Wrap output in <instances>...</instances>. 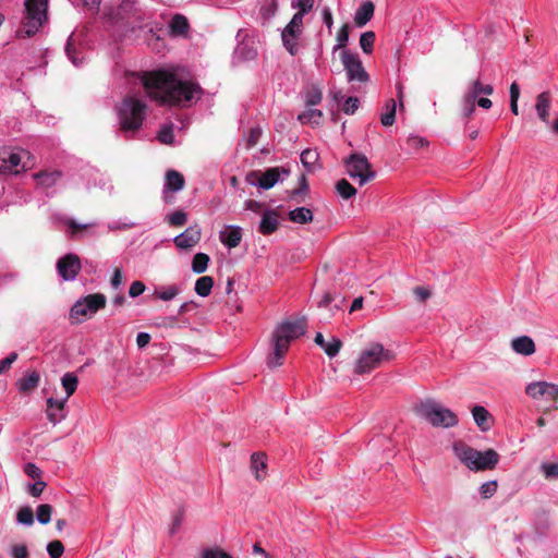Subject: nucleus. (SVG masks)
I'll list each match as a JSON object with an SVG mask.
<instances>
[{"mask_svg":"<svg viewBox=\"0 0 558 558\" xmlns=\"http://www.w3.org/2000/svg\"><path fill=\"white\" fill-rule=\"evenodd\" d=\"M147 95L159 105L178 106L191 101L195 94L202 93L199 85L181 81L172 72L158 70L147 72L142 78Z\"/></svg>","mask_w":558,"mask_h":558,"instance_id":"nucleus-1","label":"nucleus"},{"mask_svg":"<svg viewBox=\"0 0 558 558\" xmlns=\"http://www.w3.org/2000/svg\"><path fill=\"white\" fill-rule=\"evenodd\" d=\"M305 317L281 323L272 335V353L268 356V366L277 367L282 364V359L289 350L290 343L303 336L306 331Z\"/></svg>","mask_w":558,"mask_h":558,"instance_id":"nucleus-2","label":"nucleus"},{"mask_svg":"<svg viewBox=\"0 0 558 558\" xmlns=\"http://www.w3.org/2000/svg\"><path fill=\"white\" fill-rule=\"evenodd\" d=\"M454 452L458 458L471 470H493L499 461V454L494 449L478 451L464 444H456Z\"/></svg>","mask_w":558,"mask_h":558,"instance_id":"nucleus-3","label":"nucleus"},{"mask_svg":"<svg viewBox=\"0 0 558 558\" xmlns=\"http://www.w3.org/2000/svg\"><path fill=\"white\" fill-rule=\"evenodd\" d=\"M146 104L142 100L132 96L125 97L118 109L120 129L123 132H134L141 129L146 116Z\"/></svg>","mask_w":558,"mask_h":558,"instance_id":"nucleus-4","label":"nucleus"},{"mask_svg":"<svg viewBox=\"0 0 558 558\" xmlns=\"http://www.w3.org/2000/svg\"><path fill=\"white\" fill-rule=\"evenodd\" d=\"M395 359V354L384 348L381 343H371L359 355L354 373L362 375L371 373L372 371L381 366L384 362H389Z\"/></svg>","mask_w":558,"mask_h":558,"instance_id":"nucleus-5","label":"nucleus"},{"mask_svg":"<svg viewBox=\"0 0 558 558\" xmlns=\"http://www.w3.org/2000/svg\"><path fill=\"white\" fill-rule=\"evenodd\" d=\"M416 413L435 427L449 428L458 424V416L435 401L427 400L416 408Z\"/></svg>","mask_w":558,"mask_h":558,"instance_id":"nucleus-6","label":"nucleus"},{"mask_svg":"<svg viewBox=\"0 0 558 558\" xmlns=\"http://www.w3.org/2000/svg\"><path fill=\"white\" fill-rule=\"evenodd\" d=\"M47 0H25L23 26L17 29L19 37H32L37 33L46 19Z\"/></svg>","mask_w":558,"mask_h":558,"instance_id":"nucleus-7","label":"nucleus"},{"mask_svg":"<svg viewBox=\"0 0 558 558\" xmlns=\"http://www.w3.org/2000/svg\"><path fill=\"white\" fill-rule=\"evenodd\" d=\"M116 24L121 23L126 28L134 31L143 28L146 20L145 12L135 0H122L119 7L110 14Z\"/></svg>","mask_w":558,"mask_h":558,"instance_id":"nucleus-8","label":"nucleus"},{"mask_svg":"<svg viewBox=\"0 0 558 558\" xmlns=\"http://www.w3.org/2000/svg\"><path fill=\"white\" fill-rule=\"evenodd\" d=\"M347 172L352 179H357L360 185H364L376 178V172L365 155L354 153L344 159Z\"/></svg>","mask_w":558,"mask_h":558,"instance_id":"nucleus-9","label":"nucleus"},{"mask_svg":"<svg viewBox=\"0 0 558 558\" xmlns=\"http://www.w3.org/2000/svg\"><path fill=\"white\" fill-rule=\"evenodd\" d=\"M340 57L349 81L366 83L369 80V75L363 68L357 54L351 53L349 50H342Z\"/></svg>","mask_w":558,"mask_h":558,"instance_id":"nucleus-10","label":"nucleus"},{"mask_svg":"<svg viewBox=\"0 0 558 558\" xmlns=\"http://www.w3.org/2000/svg\"><path fill=\"white\" fill-rule=\"evenodd\" d=\"M81 259L76 254L69 253L57 262V271L63 280H74L81 270Z\"/></svg>","mask_w":558,"mask_h":558,"instance_id":"nucleus-11","label":"nucleus"},{"mask_svg":"<svg viewBox=\"0 0 558 558\" xmlns=\"http://www.w3.org/2000/svg\"><path fill=\"white\" fill-rule=\"evenodd\" d=\"M26 156L31 159V155L26 150L20 153L10 151L8 149L0 150V173L14 171L19 173L17 167L22 163L23 157Z\"/></svg>","mask_w":558,"mask_h":558,"instance_id":"nucleus-12","label":"nucleus"},{"mask_svg":"<svg viewBox=\"0 0 558 558\" xmlns=\"http://www.w3.org/2000/svg\"><path fill=\"white\" fill-rule=\"evenodd\" d=\"M201 228L197 225H194L190 226L181 234L177 235L173 242L179 248L191 250L201 241Z\"/></svg>","mask_w":558,"mask_h":558,"instance_id":"nucleus-13","label":"nucleus"},{"mask_svg":"<svg viewBox=\"0 0 558 558\" xmlns=\"http://www.w3.org/2000/svg\"><path fill=\"white\" fill-rule=\"evenodd\" d=\"M279 227V215L276 210L267 209L263 213L258 231L263 235H269L277 231Z\"/></svg>","mask_w":558,"mask_h":558,"instance_id":"nucleus-14","label":"nucleus"},{"mask_svg":"<svg viewBox=\"0 0 558 558\" xmlns=\"http://www.w3.org/2000/svg\"><path fill=\"white\" fill-rule=\"evenodd\" d=\"M494 93V86L490 84H483L480 78L470 82L463 99L476 101L481 94L490 96Z\"/></svg>","mask_w":558,"mask_h":558,"instance_id":"nucleus-15","label":"nucleus"},{"mask_svg":"<svg viewBox=\"0 0 558 558\" xmlns=\"http://www.w3.org/2000/svg\"><path fill=\"white\" fill-rule=\"evenodd\" d=\"M511 348L515 353L524 356L532 355L536 350L533 339L529 336H520L512 339Z\"/></svg>","mask_w":558,"mask_h":558,"instance_id":"nucleus-16","label":"nucleus"},{"mask_svg":"<svg viewBox=\"0 0 558 558\" xmlns=\"http://www.w3.org/2000/svg\"><path fill=\"white\" fill-rule=\"evenodd\" d=\"M220 241L229 248L239 246L242 240V231L240 227L229 226L225 231L220 232Z\"/></svg>","mask_w":558,"mask_h":558,"instance_id":"nucleus-17","label":"nucleus"},{"mask_svg":"<svg viewBox=\"0 0 558 558\" xmlns=\"http://www.w3.org/2000/svg\"><path fill=\"white\" fill-rule=\"evenodd\" d=\"M281 172L288 173L287 170L279 167L269 168L266 171H260L259 187L264 190L271 189L280 179Z\"/></svg>","mask_w":558,"mask_h":558,"instance_id":"nucleus-18","label":"nucleus"},{"mask_svg":"<svg viewBox=\"0 0 558 558\" xmlns=\"http://www.w3.org/2000/svg\"><path fill=\"white\" fill-rule=\"evenodd\" d=\"M375 11V5L372 1H365L363 2L360 8L357 9L355 16H354V23L359 27H363L366 25L373 17Z\"/></svg>","mask_w":558,"mask_h":558,"instance_id":"nucleus-19","label":"nucleus"},{"mask_svg":"<svg viewBox=\"0 0 558 558\" xmlns=\"http://www.w3.org/2000/svg\"><path fill=\"white\" fill-rule=\"evenodd\" d=\"M40 381V375L37 371H32L27 376L20 378L16 386L20 392L28 393L35 390Z\"/></svg>","mask_w":558,"mask_h":558,"instance_id":"nucleus-20","label":"nucleus"},{"mask_svg":"<svg viewBox=\"0 0 558 558\" xmlns=\"http://www.w3.org/2000/svg\"><path fill=\"white\" fill-rule=\"evenodd\" d=\"M251 469L254 472V476L257 481H262L266 477L267 463L265 453L256 452L252 454Z\"/></svg>","mask_w":558,"mask_h":558,"instance_id":"nucleus-21","label":"nucleus"},{"mask_svg":"<svg viewBox=\"0 0 558 558\" xmlns=\"http://www.w3.org/2000/svg\"><path fill=\"white\" fill-rule=\"evenodd\" d=\"M551 96L549 92H543L536 97L535 109L543 122L548 121Z\"/></svg>","mask_w":558,"mask_h":558,"instance_id":"nucleus-22","label":"nucleus"},{"mask_svg":"<svg viewBox=\"0 0 558 558\" xmlns=\"http://www.w3.org/2000/svg\"><path fill=\"white\" fill-rule=\"evenodd\" d=\"M169 27L172 36H186L190 31V23L186 16L175 14L172 17Z\"/></svg>","mask_w":558,"mask_h":558,"instance_id":"nucleus-23","label":"nucleus"},{"mask_svg":"<svg viewBox=\"0 0 558 558\" xmlns=\"http://www.w3.org/2000/svg\"><path fill=\"white\" fill-rule=\"evenodd\" d=\"M472 415L481 430L486 432L490 428L492 415L484 407L475 405L472 409Z\"/></svg>","mask_w":558,"mask_h":558,"instance_id":"nucleus-24","label":"nucleus"},{"mask_svg":"<svg viewBox=\"0 0 558 558\" xmlns=\"http://www.w3.org/2000/svg\"><path fill=\"white\" fill-rule=\"evenodd\" d=\"M82 301L90 314H94L97 311L105 308L107 303L106 296L101 293L88 294L84 296Z\"/></svg>","mask_w":558,"mask_h":558,"instance_id":"nucleus-25","label":"nucleus"},{"mask_svg":"<svg viewBox=\"0 0 558 558\" xmlns=\"http://www.w3.org/2000/svg\"><path fill=\"white\" fill-rule=\"evenodd\" d=\"M185 185V180L182 173L177 170H168L166 172V189L172 192L182 190Z\"/></svg>","mask_w":558,"mask_h":558,"instance_id":"nucleus-26","label":"nucleus"},{"mask_svg":"<svg viewBox=\"0 0 558 558\" xmlns=\"http://www.w3.org/2000/svg\"><path fill=\"white\" fill-rule=\"evenodd\" d=\"M61 177L62 172L59 170L40 171L34 174V178L37 180L38 184L44 187L53 186Z\"/></svg>","mask_w":558,"mask_h":558,"instance_id":"nucleus-27","label":"nucleus"},{"mask_svg":"<svg viewBox=\"0 0 558 558\" xmlns=\"http://www.w3.org/2000/svg\"><path fill=\"white\" fill-rule=\"evenodd\" d=\"M289 220L300 225L310 223L313 221V213L310 208L298 207L289 213Z\"/></svg>","mask_w":558,"mask_h":558,"instance_id":"nucleus-28","label":"nucleus"},{"mask_svg":"<svg viewBox=\"0 0 558 558\" xmlns=\"http://www.w3.org/2000/svg\"><path fill=\"white\" fill-rule=\"evenodd\" d=\"M303 17L301 14H294L291 21L282 31V35L291 36L292 39H296L302 32Z\"/></svg>","mask_w":558,"mask_h":558,"instance_id":"nucleus-29","label":"nucleus"},{"mask_svg":"<svg viewBox=\"0 0 558 558\" xmlns=\"http://www.w3.org/2000/svg\"><path fill=\"white\" fill-rule=\"evenodd\" d=\"M214 287V279L210 276H203L198 278L195 282V292L199 296H208L211 292V289Z\"/></svg>","mask_w":558,"mask_h":558,"instance_id":"nucleus-30","label":"nucleus"},{"mask_svg":"<svg viewBox=\"0 0 558 558\" xmlns=\"http://www.w3.org/2000/svg\"><path fill=\"white\" fill-rule=\"evenodd\" d=\"M397 104L395 99H389L386 104V112L380 116V122L384 126H391L396 121Z\"/></svg>","mask_w":558,"mask_h":558,"instance_id":"nucleus-31","label":"nucleus"},{"mask_svg":"<svg viewBox=\"0 0 558 558\" xmlns=\"http://www.w3.org/2000/svg\"><path fill=\"white\" fill-rule=\"evenodd\" d=\"M336 191L343 199H350L356 194V189L347 179L336 183Z\"/></svg>","mask_w":558,"mask_h":558,"instance_id":"nucleus-32","label":"nucleus"},{"mask_svg":"<svg viewBox=\"0 0 558 558\" xmlns=\"http://www.w3.org/2000/svg\"><path fill=\"white\" fill-rule=\"evenodd\" d=\"M547 387V381H534L526 386L525 393L533 399H539L541 397L545 396V388Z\"/></svg>","mask_w":558,"mask_h":558,"instance_id":"nucleus-33","label":"nucleus"},{"mask_svg":"<svg viewBox=\"0 0 558 558\" xmlns=\"http://www.w3.org/2000/svg\"><path fill=\"white\" fill-rule=\"evenodd\" d=\"M323 113L318 109H307L306 111L299 114V120L301 123H310L314 125H318L320 123Z\"/></svg>","mask_w":558,"mask_h":558,"instance_id":"nucleus-34","label":"nucleus"},{"mask_svg":"<svg viewBox=\"0 0 558 558\" xmlns=\"http://www.w3.org/2000/svg\"><path fill=\"white\" fill-rule=\"evenodd\" d=\"M209 260H210L209 256L205 253L195 254L193 257V260H192V270L195 274L205 272L208 267Z\"/></svg>","mask_w":558,"mask_h":558,"instance_id":"nucleus-35","label":"nucleus"},{"mask_svg":"<svg viewBox=\"0 0 558 558\" xmlns=\"http://www.w3.org/2000/svg\"><path fill=\"white\" fill-rule=\"evenodd\" d=\"M62 386L66 392V399H69L76 390L78 379L77 377L72 373H66L63 375L61 379Z\"/></svg>","mask_w":558,"mask_h":558,"instance_id":"nucleus-36","label":"nucleus"},{"mask_svg":"<svg viewBox=\"0 0 558 558\" xmlns=\"http://www.w3.org/2000/svg\"><path fill=\"white\" fill-rule=\"evenodd\" d=\"M308 193V184L304 174L300 177V186L290 192V198L296 203H301L304 196Z\"/></svg>","mask_w":558,"mask_h":558,"instance_id":"nucleus-37","label":"nucleus"},{"mask_svg":"<svg viewBox=\"0 0 558 558\" xmlns=\"http://www.w3.org/2000/svg\"><path fill=\"white\" fill-rule=\"evenodd\" d=\"M88 314H90V313L85 307L82 300H78L77 302H75V304L72 306V308L70 311V317L72 319H76L77 323L83 322V319L86 318L88 316Z\"/></svg>","mask_w":558,"mask_h":558,"instance_id":"nucleus-38","label":"nucleus"},{"mask_svg":"<svg viewBox=\"0 0 558 558\" xmlns=\"http://www.w3.org/2000/svg\"><path fill=\"white\" fill-rule=\"evenodd\" d=\"M375 38V33L372 31L365 32L361 35L360 46L365 53H371L373 51Z\"/></svg>","mask_w":558,"mask_h":558,"instance_id":"nucleus-39","label":"nucleus"},{"mask_svg":"<svg viewBox=\"0 0 558 558\" xmlns=\"http://www.w3.org/2000/svg\"><path fill=\"white\" fill-rule=\"evenodd\" d=\"M52 507L48 504H43L37 507L36 515L40 524H48L51 521Z\"/></svg>","mask_w":558,"mask_h":558,"instance_id":"nucleus-40","label":"nucleus"},{"mask_svg":"<svg viewBox=\"0 0 558 558\" xmlns=\"http://www.w3.org/2000/svg\"><path fill=\"white\" fill-rule=\"evenodd\" d=\"M349 34H350V25L349 24L342 25L337 34L338 44L335 46L333 52L337 51L338 49L344 50V48L349 41Z\"/></svg>","mask_w":558,"mask_h":558,"instance_id":"nucleus-41","label":"nucleus"},{"mask_svg":"<svg viewBox=\"0 0 558 558\" xmlns=\"http://www.w3.org/2000/svg\"><path fill=\"white\" fill-rule=\"evenodd\" d=\"M509 93H510V110L513 114L518 116L519 114L518 100L520 97V87L517 82H513L510 85Z\"/></svg>","mask_w":558,"mask_h":558,"instance_id":"nucleus-42","label":"nucleus"},{"mask_svg":"<svg viewBox=\"0 0 558 558\" xmlns=\"http://www.w3.org/2000/svg\"><path fill=\"white\" fill-rule=\"evenodd\" d=\"M541 471L547 481L558 480V463L544 462L541 464Z\"/></svg>","mask_w":558,"mask_h":558,"instance_id":"nucleus-43","label":"nucleus"},{"mask_svg":"<svg viewBox=\"0 0 558 558\" xmlns=\"http://www.w3.org/2000/svg\"><path fill=\"white\" fill-rule=\"evenodd\" d=\"M19 523L25 525H32L34 523V512L28 506L22 507L16 514Z\"/></svg>","mask_w":558,"mask_h":558,"instance_id":"nucleus-44","label":"nucleus"},{"mask_svg":"<svg viewBox=\"0 0 558 558\" xmlns=\"http://www.w3.org/2000/svg\"><path fill=\"white\" fill-rule=\"evenodd\" d=\"M342 348V341L338 338L332 337L329 342L325 344L323 350L329 357L336 356Z\"/></svg>","mask_w":558,"mask_h":558,"instance_id":"nucleus-45","label":"nucleus"},{"mask_svg":"<svg viewBox=\"0 0 558 558\" xmlns=\"http://www.w3.org/2000/svg\"><path fill=\"white\" fill-rule=\"evenodd\" d=\"M157 138L162 144H166V145L172 144L173 140H174V134H173L172 125L171 124L170 125H165L158 132Z\"/></svg>","mask_w":558,"mask_h":558,"instance_id":"nucleus-46","label":"nucleus"},{"mask_svg":"<svg viewBox=\"0 0 558 558\" xmlns=\"http://www.w3.org/2000/svg\"><path fill=\"white\" fill-rule=\"evenodd\" d=\"M69 229H70V236L71 239L73 240H77L80 234L83 232V231H86L90 225H81V223H77L75 220L73 219H70L68 222H66Z\"/></svg>","mask_w":558,"mask_h":558,"instance_id":"nucleus-47","label":"nucleus"},{"mask_svg":"<svg viewBox=\"0 0 558 558\" xmlns=\"http://www.w3.org/2000/svg\"><path fill=\"white\" fill-rule=\"evenodd\" d=\"M47 551L50 558H60L64 553V546L61 541H51L47 545Z\"/></svg>","mask_w":558,"mask_h":558,"instance_id":"nucleus-48","label":"nucleus"},{"mask_svg":"<svg viewBox=\"0 0 558 558\" xmlns=\"http://www.w3.org/2000/svg\"><path fill=\"white\" fill-rule=\"evenodd\" d=\"M187 221V215L183 210H177L168 216V222L172 227H182Z\"/></svg>","mask_w":558,"mask_h":558,"instance_id":"nucleus-49","label":"nucleus"},{"mask_svg":"<svg viewBox=\"0 0 558 558\" xmlns=\"http://www.w3.org/2000/svg\"><path fill=\"white\" fill-rule=\"evenodd\" d=\"M498 483L497 481H489L481 485L480 493L484 499H488L493 497L497 492Z\"/></svg>","mask_w":558,"mask_h":558,"instance_id":"nucleus-50","label":"nucleus"},{"mask_svg":"<svg viewBox=\"0 0 558 558\" xmlns=\"http://www.w3.org/2000/svg\"><path fill=\"white\" fill-rule=\"evenodd\" d=\"M180 293V289L177 286H169L165 290L156 291V296L163 301H170Z\"/></svg>","mask_w":558,"mask_h":558,"instance_id":"nucleus-51","label":"nucleus"},{"mask_svg":"<svg viewBox=\"0 0 558 558\" xmlns=\"http://www.w3.org/2000/svg\"><path fill=\"white\" fill-rule=\"evenodd\" d=\"M318 159V154L312 149H305L301 154V161L305 167H312L316 163Z\"/></svg>","mask_w":558,"mask_h":558,"instance_id":"nucleus-52","label":"nucleus"},{"mask_svg":"<svg viewBox=\"0 0 558 558\" xmlns=\"http://www.w3.org/2000/svg\"><path fill=\"white\" fill-rule=\"evenodd\" d=\"M201 558H233V557L220 548H208L202 553Z\"/></svg>","mask_w":558,"mask_h":558,"instance_id":"nucleus-53","label":"nucleus"},{"mask_svg":"<svg viewBox=\"0 0 558 558\" xmlns=\"http://www.w3.org/2000/svg\"><path fill=\"white\" fill-rule=\"evenodd\" d=\"M359 108V98L355 96L348 97L342 105V111L347 114H353Z\"/></svg>","mask_w":558,"mask_h":558,"instance_id":"nucleus-54","label":"nucleus"},{"mask_svg":"<svg viewBox=\"0 0 558 558\" xmlns=\"http://www.w3.org/2000/svg\"><path fill=\"white\" fill-rule=\"evenodd\" d=\"M292 7L299 9L295 14H301V16L304 17V14L313 9L314 0H298L296 3H292Z\"/></svg>","mask_w":558,"mask_h":558,"instance_id":"nucleus-55","label":"nucleus"},{"mask_svg":"<svg viewBox=\"0 0 558 558\" xmlns=\"http://www.w3.org/2000/svg\"><path fill=\"white\" fill-rule=\"evenodd\" d=\"M12 558H29V551L26 545L15 544L11 547Z\"/></svg>","mask_w":558,"mask_h":558,"instance_id":"nucleus-56","label":"nucleus"},{"mask_svg":"<svg viewBox=\"0 0 558 558\" xmlns=\"http://www.w3.org/2000/svg\"><path fill=\"white\" fill-rule=\"evenodd\" d=\"M260 136H262V130L259 128H252L246 137V147L247 148L254 147L258 143Z\"/></svg>","mask_w":558,"mask_h":558,"instance_id":"nucleus-57","label":"nucleus"},{"mask_svg":"<svg viewBox=\"0 0 558 558\" xmlns=\"http://www.w3.org/2000/svg\"><path fill=\"white\" fill-rule=\"evenodd\" d=\"M46 486H47L46 482L36 481L34 484L28 485L27 492L33 497H39L43 494Z\"/></svg>","mask_w":558,"mask_h":558,"instance_id":"nucleus-58","label":"nucleus"},{"mask_svg":"<svg viewBox=\"0 0 558 558\" xmlns=\"http://www.w3.org/2000/svg\"><path fill=\"white\" fill-rule=\"evenodd\" d=\"M145 288L146 287L142 281H140V280L133 281L129 289V294L131 298H136L144 293Z\"/></svg>","mask_w":558,"mask_h":558,"instance_id":"nucleus-59","label":"nucleus"},{"mask_svg":"<svg viewBox=\"0 0 558 558\" xmlns=\"http://www.w3.org/2000/svg\"><path fill=\"white\" fill-rule=\"evenodd\" d=\"M16 359H17L16 352H12L7 357L2 359L0 361V374L8 371L11 367V365L16 361Z\"/></svg>","mask_w":558,"mask_h":558,"instance_id":"nucleus-60","label":"nucleus"},{"mask_svg":"<svg viewBox=\"0 0 558 558\" xmlns=\"http://www.w3.org/2000/svg\"><path fill=\"white\" fill-rule=\"evenodd\" d=\"M412 291L420 302H425L432 295V292L425 287L418 286V287L413 288Z\"/></svg>","mask_w":558,"mask_h":558,"instance_id":"nucleus-61","label":"nucleus"},{"mask_svg":"<svg viewBox=\"0 0 558 558\" xmlns=\"http://www.w3.org/2000/svg\"><path fill=\"white\" fill-rule=\"evenodd\" d=\"M282 43L286 49L294 56L298 51L295 39H292L291 36H286L281 34Z\"/></svg>","mask_w":558,"mask_h":558,"instance_id":"nucleus-62","label":"nucleus"},{"mask_svg":"<svg viewBox=\"0 0 558 558\" xmlns=\"http://www.w3.org/2000/svg\"><path fill=\"white\" fill-rule=\"evenodd\" d=\"M46 412L48 421L54 425L64 418V414L56 409H47Z\"/></svg>","mask_w":558,"mask_h":558,"instance_id":"nucleus-63","label":"nucleus"},{"mask_svg":"<svg viewBox=\"0 0 558 558\" xmlns=\"http://www.w3.org/2000/svg\"><path fill=\"white\" fill-rule=\"evenodd\" d=\"M24 472L32 478L37 480L41 475V471L34 463H27L24 466Z\"/></svg>","mask_w":558,"mask_h":558,"instance_id":"nucleus-64","label":"nucleus"}]
</instances>
